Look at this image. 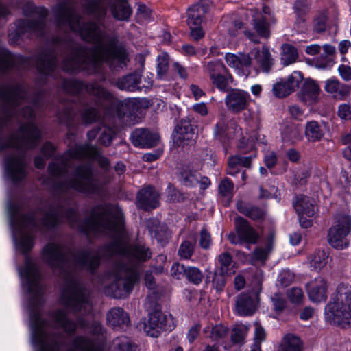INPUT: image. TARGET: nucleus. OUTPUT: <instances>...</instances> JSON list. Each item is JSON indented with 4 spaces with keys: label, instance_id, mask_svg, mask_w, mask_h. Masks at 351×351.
I'll list each match as a JSON object with an SVG mask.
<instances>
[{
    "label": "nucleus",
    "instance_id": "1",
    "mask_svg": "<svg viewBox=\"0 0 351 351\" xmlns=\"http://www.w3.org/2000/svg\"><path fill=\"white\" fill-rule=\"evenodd\" d=\"M151 257L149 247L141 243L130 245L122 238L99 247L95 253L89 249L73 252L69 247L54 243H47L42 250L43 261L64 280L62 302L73 313L83 315L90 313L92 302L89 291L77 276L78 271H93L99 267L101 258H114V263L125 269H134L138 273V265Z\"/></svg>",
    "mask_w": 351,
    "mask_h": 351
},
{
    "label": "nucleus",
    "instance_id": "2",
    "mask_svg": "<svg viewBox=\"0 0 351 351\" xmlns=\"http://www.w3.org/2000/svg\"><path fill=\"white\" fill-rule=\"evenodd\" d=\"M77 5L75 0H64L53 8L56 28L64 34H79L83 40L94 46L87 49L69 36L54 38L53 43L57 50L63 51L62 69L68 73L86 71L91 74L101 73L104 62L112 69L125 66L128 53L125 46L119 43L118 34L114 32L110 34L93 21L82 23L81 16L76 12Z\"/></svg>",
    "mask_w": 351,
    "mask_h": 351
},
{
    "label": "nucleus",
    "instance_id": "3",
    "mask_svg": "<svg viewBox=\"0 0 351 351\" xmlns=\"http://www.w3.org/2000/svg\"><path fill=\"white\" fill-rule=\"evenodd\" d=\"M27 88L23 84L5 83L0 86V152L5 154L7 176L14 183L27 176L28 161L26 151L36 147L41 138V131L32 123L15 125L21 119H32L34 110L26 106L18 114L16 107L27 99Z\"/></svg>",
    "mask_w": 351,
    "mask_h": 351
},
{
    "label": "nucleus",
    "instance_id": "4",
    "mask_svg": "<svg viewBox=\"0 0 351 351\" xmlns=\"http://www.w3.org/2000/svg\"><path fill=\"white\" fill-rule=\"evenodd\" d=\"M32 341L36 351H104L101 344L90 338L77 336L71 345L69 338L75 334L76 324H31Z\"/></svg>",
    "mask_w": 351,
    "mask_h": 351
},
{
    "label": "nucleus",
    "instance_id": "5",
    "mask_svg": "<svg viewBox=\"0 0 351 351\" xmlns=\"http://www.w3.org/2000/svg\"><path fill=\"white\" fill-rule=\"evenodd\" d=\"M56 49H44L31 58L15 56L5 49H0V74L5 73L15 66L23 69L34 64L36 69L44 75H51L58 65Z\"/></svg>",
    "mask_w": 351,
    "mask_h": 351
},
{
    "label": "nucleus",
    "instance_id": "6",
    "mask_svg": "<svg viewBox=\"0 0 351 351\" xmlns=\"http://www.w3.org/2000/svg\"><path fill=\"white\" fill-rule=\"evenodd\" d=\"M84 158L97 160L99 167L105 170H108L110 165L109 159L101 155L96 147L85 144L75 145L65 152L62 156L50 162L48 166L49 173L53 177L61 176L67 173L69 168H71L74 160Z\"/></svg>",
    "mask_w": 351,
    "mask_h": 351
},
{
    "label": "nucleus",
    "instance_id": "7",
    "mask_svg": "<svg viewBox=\"0 0 351 351\" xmlns=\"http://www.w3.org/2000/svg\"><path fill=\"white\" fill-rule=\"evenodd\" d=\"M84 12L94 18L104 28V19L110 9L114 19L129 21L132 9L128 0H85L82 5Z\"/></svg>",
    "mask_w": 351,
    "mask_h": 351
},
{
    "label": "nucleus",
    "instance_id": "8",
    "mask_svg": "<svg viewBox=\"0 0 351 351\" xmlns=\"http://www.w3.org/2000/svg\"><path fill=\"white\" fill-rule=\"evenodd\" d=\"M324 311L326 319L330 323L341 328L350 326L351 291L343 285H339Z\"/></svg>",
    "mask_w": 351,
    "mask_h": 351
},
{
    "label": "nucleus",
    "instance_id": "9",
    "mask_svg": "<svg viewBox=\"0 0 351 351\" xmlns=\"http://www.w3.org/2000/svg\"><path fill=\"white\" fill-rule=\"evenodd\" d=\"M23 11L26 15L33 14L34 17L16 21V29L8 34L11 44H19L20 39L27 32L34 33L38 36H43L46 33L45 19L48 14L46 8L35 7L32 3H27L24 5Z\"/></svg>",
    "mask_w": 351,
    "mask_h": 351
},
{
    "label": "nucleus",
    "instance_id": "10",
    "mask_svg": "<svg viewBox=\"0 0 351 351\" xmlns=\"http://www.w3.org/2000/svg\"><path fill=\"white\" fill-rule=\"evenodd\" d=\"M114 263L113 274L114 281L110 285L112 296L114 298H123L128 296L138 280V274L134 269H125Z\"/></svg>",
    "mask_w": 351,
    "mask_h": 351
},
{
    "label": "nucleus",
    "instance_id": "11",
    "mask_svg": "<svg viewBox=\"0 0 351 351\" xmlns=\"http://www.w3.org/2000/svg\"><path fill=\"white\" fill-rule=\"evenodd\" d=\"M351 234V216L339 214L335 217L332 226L328 229L327 239L329 244L337 250L349 245L348 236Z\"/></svg>",
    "mask_w": 351,
    "mask_h": 351
},
{
    "label": "nucleus",
    "instance_id": "12",
    "mask_svg": "<svg viewBox=\"0 0 351 351\" xmlns=\"http://www.w3.org/2000/svg\"><path fill=\"white\" fill-rule=\"evenodd\" d=\"M62 87L64 90L69 94L72 95H77L83 90L90 95L95 96L100 102L101 100L110 101L112 95L101 86L98 83L93 82L84 85L82 82L69 79L62 80Z\"/></svg>",
    "mask_w": 351,
    "mask_h": 351
},
{
    "label": "nucleus",
    "instance_id": "13",
    "mask_svg": "<svg viewBox=\"0 0 351 351\" xmlns=\"http://www.w3.org/2000/svg\"><path fill=\"white\" fill-rule=\"evenodd\" d=\"M196 130L197 126L192 119H182L175 128L174 143L179 147L192 143L194 141Z\"/></svg>",
    "mask_w": 351,
    "mask_h": 351
},
{
    "label": "nucleus",
    "instance_id": "14",
    "mask_svg": "<svg viewBox=\"0 0 351 351\" xmlns=\"http://www.w3.org/2000/svg\"><path fill=\"white\" fill-rule=\"evenodd\" d=\"M259 297L254 292H242L234 298L235 313L241 316L252 315L258 308Z\"/></svg>",
    "mask_w": 351,
    "mask_h": 351
},
{
    "label": "nucleus",
    "instance_id": "15",
    "mask_svg": "<svg viewBox=\"0 0 351 351\" xmlns=\"http://www.w3.org/2000/svg\"><path fill=\"white\" fill-rule=\"evenodd\" d=\"M303 80L300 71H294L287 78L281 79L273 85V94L278 98H284L295 91Z\"/></svg>",
    "mask_w": 351,
    "mask_h": 351
},
{
    "label": "nucleus",
    "instance_id": "16",
    "mask_svg": "<svg viewBox=\"0 0 351 351\" xmlns=\"http://www.w3.org/2000/svg\"><path fill=\"white\" fill-rule=\"evenodd\" d=\"M250 97V94L246 91L231 88L227 92L225 104L230 111L239 113L247 108Z\"/></svg>",
    "mask_w": 351,
    "mask_h": 351
},
{
    "label": "nucleus",
    "instance_id": "17",
    "mask_svg": "<svg viewBox=\"0 0 351 351\" xmlns=\"http://www.w3.org/2000/svg\"><path fill=\"white\" fill-rule=\"evenodd\" d=\"M160 195L151 185L142 188L136 195V204L145 210L154 209L159 206Z\"/></svg>",
    "mask_w": 351,
    "mask_h": 351
},
{
    "label": "nucleus",
    "instance_id": "18",
    "mask_svg": "<svg viewBox=\"0 0 351 351\" xmlns=\"http://www.w3.org/2000/svg\"><path fill=\"white\" fill-rule=\"evenodd\" d=\"M130 138L134 146L141 147H152L156 146L159 142L158 134L145 128L136 129L132 132Z\"/></svg>",
    "mask_w": 351,
    "mask_h": 351
},
{
    "label": "nucleus",
    "instance_id": "19",
    "mask_svg": "<svg viewBox=\"0 0 351 351\" xmlns=\"http://www.w3.org/2000/svg\"><path fill=\"white\" fill-rule=\"evenodd\" d=\"M226 63L237 71L239 74L248 76L250 71L247 69L252 63L251 56L247 53H239L237 54L228 53L225 56Z\"/></svg>",
    "mask_w": 351,
    "mask_h": 351
},
{
    "label": "nucleus",
    "instance_id": "20",
    "mask_svg": "<svg viewBox=\"0 0 351 351\" xmlns=\"http://www.w3.org/2000/svg\"><path fill=\"white\" fill-rule=\"evenodd\" d=\"M166 317L160 311H155L149 314L147 322L144 323L145 332L152 337H157L160 332L165 330Z\"/></svg>",
    "mask_w": 351,
    "mask_h": 351
},
{
    "label": "nucleus",
    "instance_id": "21",
    "mask_svg": "<svg viewBox=\"0 0 351 351\" xmlns=\"http://www.w3.org/2000/svg\"><path fill=\"white\" fill-rule=\"evenodd\" d=\"M209 7L210 1L208 0H200L189 7L186 13L188 26L201 25L204 16L208 12Z\"/></svg>",
    "mask_w": 351,
    "mask_h": 351
},
{
    "label": "nucleus",
    "instance_id": "22",
    "mask_svg": "<svg viewBox=\"0 0 351 351\" xmlns=\"http://www.w3.org/2000/svg\"><path fill=\"white\" fill-rule=\"evenodd\" d=\"M328 285L322 277L315 278L307 285L309 299L313 302H324L327 298Z\"/></svg>",
    "mask_w": 351,
    "mask_h": 351
},
{
    "label": "nucleus",
    "instance_id": "23",
    "mask_svg": "<svg viewBox=\"0 0 351 351\" xmlns=\"http://www.w3.org/2000/svg\"><path fill=\"white\" fill-rule=\"evenodd\" d=\"M234 226L237 234L247 243H256L258 236L249 222L241 217L234 218Z\"/></svg>",
    "mask_w": 351,
    "mask_h": 351
},
{
    "label": "nucleus",
    "instance_id": "24",
    "mask_svg": "<svg viewBox=\"0 0 351 351\" xmlns=\"http://www.w3.org/2000/svg\"><path fill=\"white\" fill-rule=\"evenodd\" d=\"M252 53L261 71L266 73H269L274 65V60L271 56L269 47L264 45L261 49L254 48L252 51Z\"/></svg>",
    "mask_w": 351,
    "mask_h": 351
},
{
    "label": "nucleus",
    "instance_id": "25",
    "mask_svg": "<svg viewBox=\"0 0 351 351\" xmlns=\"http://www.w3.org/2000/svg\"><path fill=\"white\" fill-rule=\"evenodd\" d=\"M319 92L318 84L314 80H307L302 86L300 99L306 104H313L317 101Z\"/></svg>",
    "mask_w": 351,
    "mask_h": 351
},
{
    "label": "nucleus",
    "instance_id": "26",
    "mask_svg": "<svg viewBox=\"0 0 351 351\" xmlns=\"http://www.w3.org/2000/svg\"><path fill=\"white\" fill-rule=\"evenodd\" d=\"M107 322L114 328H124L129 325L130 318L123 308L115 307L108 312Z\"/></svg>",
    "mask_w": 351,
    "mask_h": 351
},
{
    "label": "nucleus",
    "instance_id": "27",
    "mask_svg": "<svg viewBox=\"0 0 351 351\" xmlns=\"http://www.w3.org/2000/svg\"><path fill=\"white\" fill-rule=\"evenodd\" d=\"M293 204L298 215H305L308 218H312L315 215L314 201L308 197L298 195Z\"/></svg>",
    "mask_w": 351,
    "mask_h": 351
},
{
    "label": "nucleus",
    "instance_id": "28",
    "mask_svg": "<svg viewBox=\"0 0 351 351\" xmlns=\"http://www.w3.org/2000/svg\"><path fill=\"white\" fill-rule=\"evenodd\" d=\"M141 73L138 71H134L118 79L117 86L121 90L132 92L141 90Z\"/></svg>",
    "mask_w": 351,
    "mask_h": 351
},
{
    "label": "nucleus",
    "instance_id": "29",
    "mask_svg": "<svg viewBox=\"0 0 351 351\" xmlns=\"http://www.w3.org/2000/svg\"><path fill=\"white\" fill-rule=\"evenodd\" d=\"M267 19L261 14L257 13L253 15V19L252 21L254 29L256 31L257 34L260 37L265 39L269 38L270 36V25L276 23V19L274 18L270 19L269 22H267Z\"/></svg>",
    "mask_w": 351,
    "mask_h": 351
},
{
    "label": "nucleus",
    "instance_id": "30",
    "mask_svg": "<svg viewBox=\"0 0 351 351\" xmlns=\"http://www.w3.org/2000/svg\"><path fill=\"white\" fill-rule=\"evenodd\" d=\"M77 110H79L77 104L71 103L65 104L62 110L58 113L60 123L65 124L68 128L73 126L75 123V119L77 115Z\"/></svg>",
    "mask_w": 351,
    "mask_h": 351
},
{
    "label": "nucleus",
    "instance_id": "31",
    "mask_svg": "<svg viewBox=\"0 0 351 351\" xmlns=\"http://www.w3.org/2000/svg\"><path fill=\"white\" fill-rule=\"evenodd\" d=\"M237 208L241 213L253 220L261 219L264 216V212L261 208L247 204L242 201H239L237 203Z\"/></svg>",
    "mask_w": 351,
    "mask_h": 351
},
{
    "label": "nucleus",
    "instance_id": "32",
    "mask_svg": "<svg viewBox=\"0 0 351 351\" xmlns=\"http://www.w3.org/2000/svg\"><path fill=\"white\" fill-rule=\"evenodd\" d=\"M328 253L325 250H317L308 257L311 267L314 270L320 271L324 268L328 263Z\"/></svg>",
    "mask_w": 351,
    "mask_h": 351
},
{
    "label": "nucleus",
    "instance_id": "33",
    "mask_svg": "<svg viewBox=\"0 0 351 351\" xmlns=\"http://www.w3.org/2000/svg\"><path fill=\"white\" fill-rule=\"evenodd\" d=\"M149 232L152 238L155 239L161 245H165L167 243L169 233L164 224H160L158 222L154 223L150 227Z\"/></svg>",
    "mask_w": 351,
    "mask_h": 351
},
{
    "label": "nucleus",
    "instance_id": "34",
    "mask_svg": "<svg viewBox=\"0 0 351 351\" xmlns=\"http://www.w3.org/2000/svg\"><path fill=\"white\" fill-rule=\"evenodd\" d=\"M324 135L322 127L315 121L306 123L305 136L309 141L316 142L320 141Z\"/></svg>",
    "mask_w": 351,
    "mask_h": 351
},
{
    "label": "nucleus",
    "instance_id": "35",
    "mask_svg": "<svg viewBox=\"0 0 351 351\" xmlns=\"http://www.w3.org/2000/svg\"><path fill=\"white\" fill-rule=\"evenodd\" d=\"M278 351H302V343L299 337L287 335L283 338Z\"/></svg>",
    "mask_w": 351,
    "mask_h": 351
},
{
    "label": "nucleus",
    "instance_id": "36",
    "mask_svg": "<svg viewBox=\"0 0 351 351\" xmlns=\"http://www.w3.org/2000/svg\"><path fill=\"white\" fill-rule=\"evenodd\" d=\"M323 50L325 57L322 55V56L317 60L316 66L320 69L330 68L333 64V59L332 56L335 54L336 49L331 45L326 44L323 46Z\"/></svg>",
    "mask_w": 351,
    "mask_h": 351
},
{
    "label": "nucleus",
    "instance_id": "37",
    "mask_svg": "<svg viewBox=\"0 0 351 351\" xmlns=\"http://www.w3.org/2000/svg\"><path fill=\"white\" fill-rule=\"evenodd\" d=\"M180 178L185 186H193L199 183L201 176L197 171L191 169L189 166H185L180 171Z\"/></svg>",
    "mask_w": 351,
    "mask_h": 351
},
{
    "label": "nucleus",
    "instance_id": "38",
    "mask_svg": "<svg viewBox=\"0 0 351 351\" xmlns=\"http://www.w3.org/2000/svg\"><path fill=\"white\" fill-rule=\"evenodd\" d=\"M280 61L284 66L294 63L298 58L297 49L289 44H284L281 47Z\"/></svg>",
    "mask_w": 351,
    "mask_h": 351
},
{
    "label": "nucleus",
    "instance_id": "39",
    "mask_svg": "<svg viewBox=\"0 0 351 351\" xmlns=\"http://www.w3.org/2000/svg\"><path fill=\"white\" fill-rule=\"evenodd\" d=\"M212 84L215 86L219 90L222 92H228V86L233 82L232 76L228 73L219 74L210 79Z\"/></svg>",
    "mask_w": 351,
    "mask_h": 351
},
{
    "label": "nucleus",
    "instance_id": "40",
    "mask_svg": "<svg viewBox=\"0 0 351 351\" xmlns=\"http://www.w3.org/2000/svg\"><path fill=\"white\" fill-rule=\"evenodd\" d=\"M196 244V237L192 235L189 239L183 241L179 248V255L185 259H189L193 255L195 245Z\"/></svg>",
    "mask_w": 351,
    "mask_h": 351
},
{
    "label": "nucleus",
    "instance_id": "41",
    "mask_svg": "<svg viewBox=\"0 0 351 351\" xmlns=\"http://www.w3.org/2000/svg\"><path fill=\"white\" fill-rule=\"evenodd\" d=\"M205 71L209 74L210 79L219 74L227 73L226 66L220 61L208 62L205 66Z\"/></svg>",
    "mask_w": 351,
    "mask_h": 351
},
{
    "label": "nucleus",
    "instance_id": "42",
    "mask_svg": "<svg viewBox=\"0 0 351 351\" xmlns=\"http://www.w3.org/2000/svg\"><path fill=\"white\" fill-rule=\"evenodd\" d=\"M157 62V77L162 80L166 76L169 70V56L167 53L159 56Z\"/></svg>",
    "mask_w": 351,
    "mask_h": 351
},
{
    "label": "nucleus",
    "instance_id": "43",
    "mask_svg": "<svg viewBox=\"0 0 351 351\" xmlns=\"http://www.w3.org/2000/svg\"><path fill=\"white\" fill-rule=\"evenodd\" d=\"M136 346L125 338H119L113 341L112 351H136Z\"/></svg>",
    "mask_w": 351,
    "mask_h": 351
},
{
    "label": "nucleus",
    "instance_id": "44",
    "mask_svg": "<svg viewBox=\"0 0 351 351\" xmlns=\"http://www.w3.org/2000/svg\"><path fill=\"white\" fill-rule=\"evenodd\" d=\"M249 328L244 325L234 327L231 332V339L234 343H243Z\"/></svg>",
    "mask_w": 351,
    "mask_h": 351
},
{
    "label": "nucleus",
    "instance_id": "45",
    "mask_svg": "<svg viewBox=\"0 0 351 351\" xmlns=\"http://www.w3.org/2000/svg\"><path fill=\"white\" fill-rule=\"evenodd\" d=\"M203 274L201 270L196 267L187 266L186 278L189 282L194 285H199L203 280Z\"/></svg>",
    "mask_w": 351,
    "mask_h": 351
},
{
    "label": "nucleus",
    "instance_id": "46",
    "mask_svg": "<svg viewBox=\"0 0 351 351\" xmlns=\"http://www.w3.org/2000/svg\"><path fill=\"white\" fill-rule=\"evenodd\" d=\"M81 117L84 123H91L99 119V112L95 108L86 107L81 112Z\"/></svg>",
    "mask_w": 351,
    "mask_h": 351
},
{
    "label": "nucleus",
    "instance_id": "47",
    "mask_svg": "<svg viewBox=\"0 0 351 351\" xmlns=\"http://www.w3.org/2000/svg\"><path fill=\"white\" fill-rule=\"evenodd\" d=\"M225 273L218 270L211 274L212 286L217 292L222 291L226 285Z\"/></svg>",
    "mask_w": 351,
    "mask_h": 351
},
{
    "label": "nucleus",
    "instance_id": "48",
    "mask_svg": "<svg viewBox=\"0 0 351 351\" xmlns=\"http://www.w3.org/2000/svg\"><path fill=\"white\" fill-rule=\"evenodd\" d=\"M228 129V125L225 120L221 119L215 126V136L219 141L222 142H225L227 139L229 138L226 130Z\"/></svg>",
    "mask_w": 351,
    "mask_h": 351
},
{
    "label": "nucleus",
    "instance_id": "49",
    "mask_svg": "<svg viewBox=\"0 0 351 351\" xmlns=\"http://www.w3.org/2000/svg\"><path fill=\"white\" fill-rule=\"evenodd\" d=\"M234 184L228 178L223 179L219 184V193L223 197H229L232 195Z\"/></svg>",
    "mask_w": 351,
    "mask_h": 351
},
{
    "label": "nucleus",
    "instance_id": "50",
    "mask_svg": "<svg viewBox=\"0 0 351 351\" xmlns=\"http://www.w3.org/2000/svg\"><path fill=\"white\" fill-rule=\"evenodd\" d=\"M255 157V155H250L247 156H243L240 155H236L232 156V164L237 165L239 167H244L250 168L251 166L252 160Z\"/></svg>",
    "mask_w": 351,
    "mask_h": 351
},
{
    "label": "nucleus",
    "instance_id": "51",
    "mask_svg": "<svg viewBox=\"0 0 351 351\" xmlns=\"http://www.w3.org/2000/svg\"><path fill=\"white\" fill-rule=\"evenodd\" d=\"M218 261L221 265L219 271L227 273L228 268L232 262V257L230 253L225 252L219 256Z\"/></svg>",
    "mask_w": 351,
    "mask_h": 351
},
{
    "label": "nucleus",
    "instance_id": "52",
    "mask_svg": "<svg viewBox=\"0 0 351 351\" xmlns=\"http://www.w3.org/2000/svg\"><path fill=\"white\" fill-rule=\"evenodd\" d=\"M290 301L296 304H301L304 300V294L302 289L293 287L288 294Z\"/></svg>",
    "mask_w": 351,
    "mask_h": 351
},
{
    "label": "nucleus",
    "instance_id": "53",
    "mask_svg": "<svg viewBox=\"0 0 351 351\" xmlns=\"http://www.w3.org/2000/svg\"><path fill=\"white\" fill-rule=\"evenodd\" d=\"M187 267L179 263H173L171 268V274L177 279L184 278Z\"/></svg>",
    "mask_w": 351,
    "mask_h": 351
},
{
    "label": "nucleus",
    "instance_id": "54",
    "mask_svg": "<svg viewBox=\"0 0 351 351\" xmlns=\"http://www.w3.org/2000/svg\"><path fill=\"white\" fill-rule=\"evenodd\" d=\"M293 278L294 276L292 273L287 270H283L278 275V282L282 287H287L291 285Z\"/></svg>",
    "mask_w": 351,
    "mask_h": 351
},
{
    "label": "nucleus",
    "instance_id": "55",
    "mask_svg": "<svg viewBox=\"0 0 351 351\" xmlns=\"http://www.w3.org/2000/svg\"><path fill=\"white\" fill-rule=\"evenodd\" d=\"M228 332L226 327L222 325H216L212 328L210 332V338L213 340H218L223 338Z\"/></svg>",
    "mask_w": 351,
    "mask_h": 351
},
{
    "label": "nucleus",
    "instance_id": "56",
    "mask_svg": "<svg viewBox=\"0 0 351 351\" xmlns=\"http://www.w3.org/2000/svg\"><path fill=\"white\" fill-rule=\"evenodd\" d=\"M121 109L123 110V114L127 116H132L136 114L138 110V106L135 101H129L121 106Z\"/></svg>",
    "mask_w": 351,
    "mask_h": 351
},
{
    "label": "nucleus",
    "instance_id": "57",
    "mask_svg": "<svg viewBox=\"0 0 351 351\" xmlns=\"http://www.w3.org/2000/svg\"><path fill=\"white\" fill-rule=\"evenodd\" d=\"M211 244V236L210 233L203 228L200 231L199 245L205 250H208Z\"/></svg>",
    "mask_w": 351,
    "mask_h": 351
},
{
    "label": "nucleus",
    "instance_id": "58",
    "mask_svg": "<svg viewBox=\"0 0 351 351\" xmlns=\"http://www.w3.org/2000/svg\"><path fill=\"white\" fill-rule=\"evenodd\" d=\"M326 17L325 15L322 14L315 19L313 22V28L314 30L317 33H321L325 31L326 29Z\"/></svg>",
    "mask_w": 351,
    "mask_h": 351
},
{
    "label": "nucleus",
    "instance_id": "59",
    "mask_svg": "<svg viewBox=\"0 0 351 351\" xmlns=\"http://www.w3.org/2000/svg\"><path fill=\"white\" fill-rule=\"evenodd\" d=\"M298 133L295 129L287 127L282 132L284 141L293 143L298 138Z\"/></svg>",
    "mask_w": 351,
    "mask_h": 351
},
{
    "label": "nucleus",
    "instance_id": "60",
    "mask_svg": "<svg viewBox=\"0 0 351 351\" xmlns=\"http://www.w3.org/2000/svg\"><path fill=\"white\" fill-rule=\"evenodd\" d=\"M340 83L337 79L328 80L326 82L325 90L330 93H336L340 89Z\"/></svg>",
    "mask_w": 351,
    "mask_h": 351
},
{
    "label": "nucleus",
    "instance_id": "61",
    "mask_svg": "<svg viewBox=\"0 0 351 351\" xmlns=\"http://www.w3.org/2000/svg\"><path fill=\"white\" fill-rule=\"evenodd\" d=\"M112 138L113 136L111 131L108 129H106L102 132L99 137V142L105 146H108L110 145Z\"/></svg>",
    "mask_w": 351,
    "mask_h": 351
},
{
    "label": "nucleus",
    "instance_id": "62",
    "mask_svg": "<svg viewBox=\"0 0 351 351\" xmlns=\"http://www.w3.org/2000/svg\"><path fill=\"white\" fill-rule=\"evenodd\" d=\"M338 115L343 119H350L351 107L347 104L341 105L339 107Z\"/></svg>",
    "mask_w": 351,
    "mask_h": 351
},
{
    "label": "nucleus",
    "instance_id": "63",
    "mask_svg": "<svg viewBox=\"0 0 351 351\" xmlns=\"http://www.w3.org/2000/svg\"><path fill=\"white\" fill-rule=\"evenodd\" d=\"M342 141L343 144H349L343 152V156L347 160H351V134H347L343 136Z\"/></svg>",
    "mask_w": 351,
    "mask_h": 351
},
{
    "label": "nucleus",
    "instance_id": "64",
    "mask_svg": "<svg viewBox=\"0 0 351 351\" xmlns=\"http://www.w3.org/2000/svg\"><path fill=\"white\" fill-rule=\"evenodd\" d=\"M338 71L343 80L349 81L351 80V67L341 64L338 68Z\"/></svg>",
    "mask_w": 351,
    "mask_h": 351
}]
</instances>
